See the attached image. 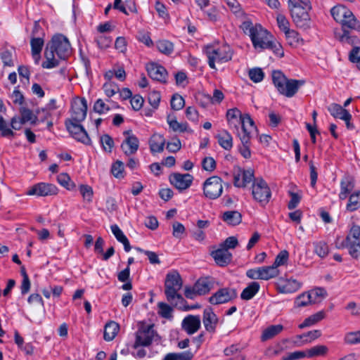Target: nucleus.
I'll list each match as a JSON object with an SVG mask.
<instances>
[{
	"label": "nucleus",
	"instance_id": "obj_42",
	"mask_svg": "<svg viewBox=\"0 0 360 360\" xmlns=\"http://www.w3.org/2000/svg\"><path fill=\"white\" fill-rule=\"evenodd\" d=\"M262 280H269L275 278L279 274V270L273 264L271 266H265L261 267Z\"/></svg>",
	"mask_w": 360,
	"mask_h": 360
},
{
	"label": "nucleus",
	"instance_id": "obj_6",
	"mask_svg": "<svg viewBox=\"0 0 360 360\" xmlns=\"http://www.w3.org/2000/svg\"><path fill=\"white\" fill-rule=\"evenodd\" d=\"M205 53L208 58L209 66L212 69H216L215 63H224L231 60L233 52L229 46L224 45L219 48L207 46Z\"/></svg>",
	"mask_w": 360,
	"mask_h": 360
},
{
	"label": "nucleus",
	"instance_id": "obj_22",
	"mask_svg": "<svg viewBox=\"0 0 360 360\" xmlns=\"http://www.w3.org/2000/svg\"><path fill=\"white\" fill-rule=\"evenodd\" d=\"M202 323L207 332L210 333L215 332L218 318L211 307H207L204 309Z\"/></svg>",
	"mask_w": 360,
	"mask_h": 360
},
{
	"label": "nucleus",
	"instance_id": "obj_59",
	"mask_svg": "<svg viewBox=\"0 0 360 360\" xmlns=\"http://www.w3.org/2000/svg\"><path fill=\"white\" fill-rule=\"evenodd\" d=\"M266 49L271 50L276 56L280 58H282L284 56V51L281 44L276 41H273L272 39L267 45Z\"/></svg>",
	"mask_w": 360,
	"mask_h": 360
},
{
	"label": "nucleus",
	"instance_id": "obj_11",
	"mask_svg": "<svg viewBox=\"0 0 360 360\" xmlns=\"http://www.w3.org/2000/svg\"><path fill=\"white\" fill-rule=\"evenodd\" d=\"M87 108V102L84 98H75L72 103L71 117L68 120H72L76 122H82L86 117Z\"/></svg>",
	"mask_w": 360,
	"mask_h": 360
},
{
	"label": "nucleus",
	"instance_id": "obj_39",
	"mask_svg": "<svg viewBox=\"0 0 360 360\" xmlns=\"http://www.w3.org/2000/svg\"><path fill=\"white\" fill-rule=\"evenodd\" d=\"M44 44V38H31L30 45L31 51L33 58L38 56V59H40V53Z\"/></svg>",
	"mask_w": 360,
	"mask_h": 360
},
{
	"label": "nucleus",
	"instance_id": "obj_51",
	"mask_svg": "<svg viewBox=\"0 0 360 360\" xmlns=\"http://www.w3.org/2000/svg\"><path fill=\"white\" fill-rule=\"evenodd\" d=\"M311 297H310L309 292H304L300 295L295 301V304L297 307H307L309 304H312V301L311 300Z\"/></svg>",
	"mask_w": 360,
	"mask_h": 360
},
{
	"label": "nucleus",
	"instance_id": "obj_20",
	"mask_svg": "<svg viewBox=\"0 0 360 360\" xmlns=\"http://www.w3.org/2000/svg\"><path fill=\"white\" fill-rule=\"evenodd\" d=\"M238 124L237 134L240 133L241 135H246L251 137V134L256 130L255 122L249 114L243 115Z\"/></svg>",
	"mask_w": 360,
	"mask_h": 360
},
{
	"label": "nucleus",
	"instance_id": "obj_64",
	"mask_svg": "<svg viewBox=\"0 0 360 360\" xmlns=\"http://www.w3.org/2000/svg\"><path fill=\"white\" fill-rule=\"evenodd\" d=\"M202 168L209 172H212L216 168V162L212 157H206L202 161Z\"/></svg>",
	"mask_w": 360,
	"mask_h": 360
},
{
	"label": "nucleus",
	"instance_id": "obj_60",
	"mask_svg": "<svg viewBox=\"0 0 360 360\" xmlns=\"http://www.w3.org/2000/svg\"><path fill=\"white\" fill-rule=\"evenodd\" d=\"M57 181L61 186H64L68 190H71L74 186V184L72 183L70 176L65 173H61L58 175Z\"/></svg>",
	"mask_w": 360,
	"mask_h": 360
},
{
	"label": "nucleus",
	"instance_id": "obj_35",
	"mask_svg": "<svg viewBox=\"0 0 360 360\" xmlns=\"http://www.w3.org/2000/svg\"><path fill=\"white\" fill-rule=\"evenodd\" d=\"M330 13L334 20L340 23L346 15L350 13V11L345 6L338 5L333 7Z\"/></svg>",
	"mask_w": 360,
	"mask_h": 360
},
{
	"label": "nucleus",
	"instance_id": "obj_1",
	"mask_svg": "<svg viewBox=\"0 0 360 360\" xmlns=\"http://www.w3.org/2000/svg\"><path fill=\"white\" fill-rule=\"evenodd\" d=\"M55 53L59 59L65 60L71 53L70 44L64 35L56 34L47 44L44 51L46 61L41 64L43 68L51 69L59 65V60L55 58Z\"/></svg>",
	"mask_w": 360,
	"mask_h": 360
},
{
	"label": "nucleus",
	"instance_id": "obj_44",
	"mask_svg": "<svg viewBox=\"0 0 360 360\" xmlns=\"http://www.w3.org/2000/svg\"><path fill=\"white\" fill-rule=\"evenodd\" d=\"M157 49L165 55L171 54L174 51V44L166 39L159 40L156 43Z\"/></svg>",
	"mask_w": 360,
	"mask_h": 360
},
{
	"label": "nucleus",
	"instance_id": "obj_2",
	"mask_svg": "<svg viewBox=\"0 0 360 360\" xmlns=\"http://www.w3.org/2000/svg\"><path fill=\"white\" fill-rule=\"evenodd\" d=\"M272 80L278 91L288 98L292 97L299 88L304 84V80L288 79L279 70L273 71Z\"/></svg>",
	"mask_w": 360,
	"mask_h": 360
},
{
	"label": "nucleus",
	"instance_id": "obj_27",
	"mask_svg": "<svg viewBox=\"0 0 360 360\" xmlns=\"http://www.w3.org/2000/svg\"><path fill=\"white\" fill-rule=\"evenodd\" d=\"M212 279L209 277L200 278L194 284L195 289L199 295L208 293L212 288Z\"/></svg>",
	"mask_w": 360,
	"mask_h": 360
},
{
	"label": "nucleus",
	"instance_id": "obj_29",
	"mask_svg": "<svg viewBox=\"0 0 360 360\" xmlns=\"http://www.w3.org/2000/svg\"><path fill=\"white\" fill-rule=\"evenodd\" d=\"M120 330L118 323L115 321H110L105 326L103 338L105 341L112 340Z\"/></svg>",
	"mask_w": 360,
	"mask_h": 360
},
{
	"label": "nucleus",
	"instance_id": "obj_37",
	"mask_svg": "<svg viewBox=\"0 0 360 360\" xmlns=\"http://www.w3.org/2000/svg\"><path fill=\"white\" fill-rule=\"evenodd\" d=\"M167 121L169 128H171L175 132L188 131V125L187 122L180 123L177 122L174 117H172L170 115L167 116Z\"/></svg>",
	"mask_w": 360,
	"mask_h": 360
},
{
	"label": "nucleus",
	"instance_id": "obj_9",
	"mask_svg": "<svg viewBox=\"0 0 360 360\" xmlns=\"http://www.w3.org/2000/svg\"><path fill=\"white\" fill-rule=\"evenodd\" d=\"M222 191V179L217 176L208 178L203 184V193L207 198L217 199L221 196Z\"/></svg>",
	"mask_w": 360,
	"mask_h": 360
},
{
	"label": "nucleus",
	"instance_id": "obj_32",
	"mask_svg": "<svg viewBox=\"0 0 360 360\" xmlns=\"http://www.w3.org/2000/svg\"><path fill=\"white\" fill-rule=\"evenodd\" d=\"M302 283L292 278L287 279L280 286L281 291L283 293H292L301 288Z\"/></svg>",
	"mask_w": 360,
	"mask_h": 360
},
{
	"label": "nucleus",
	"instance_id": "obj_47",
	"mask_svg": "<svg viewBox=\"0 0 360 360\" xmlns=\"http://www.w3.org/2000/svg\"><path fill=\"white\" fill-rule=\"evenodd\" d=\"M313 304L319 302L322 299L326 297L327 292L325 289L322 288H316L308 292Z\"/></svg>",
	"mask_w": 360,
	"mask_h": 360
},
{
	"label": "nucleus",
	"instance_id": "obj_21",
	"mask_svg": "<svg viewBox=\"0 0 360 360\" xmlns=\"http://www.w3.org/2000/svg\"><path fill=\"white\" fill-rule=\"evenodd\" d=\"M210 255L219 266H226L232 260V254L221 246L217 250L212 251Z\"/></svg>",
	"mask_w": 360,
	"mask_h": 360
},
{
	"label": "nucleus",
	"instance_id": "obj_43",
	"mask_svg": "<svg viewBox=\"0 0 360 360\" xmlns=\"http://www.w3.org/2000/svg\"><path fill=\"white\" fill-rule=\"evenodd\" d=\"M193 355L190 351L179 353H169L163 360H191Z\"/></svg>",
	"mask_w": 360,
	"mask_h": 360
},
{
	"label": "nucleus",
	"instance_id": "obj_19",
	"mask_svg": "<svg viewBox=\"0 0 360 360\" xmlns=\"http://www.w3.org/2000/svg\"><path fill=\"white\" fill-rule=\"evenodd\" d=\"M340 185V192L338 196L340 200H345L354 190L355 187L354 178L352 176L346 174L341 179Z\"/></svg>",
	"mask_w": 360,
	"mask_h": 360
},
{
	"label": "nucleus",
	"instance_id": "obj_57",
	"mask_svg": "<svg viewBox=\"0 0 360 360\" xmlns=\"http://www.w3.org/2000/svg\"><path fill=\"white\" fill-rule=\"evenodd\" d=\"M0 132L2 137L11 138L14 136L15 133L8 127V124L2 116H0Z\"/></svg>",
	"mask_w": 360,
	"mask_h": 360
},
{
	"label": "nucleus",
	"instance_id": "obj_26",
	"mask_svg": "<svg viewBox=\"0 0 360 360\" xmlns=\"http://www.w3.org/2000/svg\"><path fill=\"white\" fill-rule=\"evenodd\" d=\"M328 111L333 117L340 120L352 119L351 114L342 106L337 103H332L328 108Z\"/></svg>",
	"mask_w": 360,
	"mask_h": 360
},
{
	"label": "nucleus",
	"instance_id": "obj_16",
	"mask_svg": "<svg viewBox=\"0 0 360 360\" xmlns=\"http://www.w3.org/2000/svg\"><path fill=\"white\" fill-rule=\"evenodd\" d=\"M193 177L190 174H181L174 173L169 176L170 183L179 190H185L189 188L193 182Z\"/></svg>",
	"mask_w": 360,
	"mask_h": 360
},
{
	"label": "nucleus",
	"instance_id": "obj_14",
	"mask_svg": "<svg viewBox=\"0 0 360 360\" xmlns=\"http://www.w3.org/2000/svg\"><path fill=\"white\" fill-rule=\"evenodd\" d=\"M237 297L236 290L233 288H224L218 290L209 298L212 304H219L228 302Z\"/></svg>",
	"mask_w": 360,
	"mask_h": 360
},
{
	"label": "nucleus",
	"instance_id": "obj_63",
	"mask_svg": "<svg viewBox=\"0 0 360 360\" xmlns=\"http://www.w3.org/2000/svg\"><path fill=\"white\" fill-rule=\"evenodd\" d=\"M148 99L150 105L154 109H157L161 99L160 94L158 91H152L149 94Z\"/></svg>",
	"mask_w": 360,
	"mask_h": 360
},
{
	"label": "nucleus",
	"instance_id": "obj_31",
	"mask_svg": "<svg viewBox=\"0 0 360 360\" xmlns=\"http://www.w3.org/2000/svg\"><path fill=\"white\" fill-rule=\"evenodd\" d=\"M283 330V326L281 324L271 325L265 328L262 334V341H266L270 340L279 334Z\"/></svg>",
	"mask_w": 360,
	"mask_h": 360
},
{
	"label": "nucleus",
	"instance_id": "obj_53",
	"mask_svg": "<svg viewBox=\"0 0 360 360\" xmlns=\"http://www.w3.org/2000/svg\"><path fill=\"white\" fill-rule=\"evenodd\" d=\"M100 142L102 145L103 150L107 153H111L114 147V141L112 138L108 134H104L101 136Z\"/></svg>",
	"mask_w": 360,
	"mask_h": 360
},
{
	"label": "nucleus",
	"instance_id": "obj_46",
	"mask_svg": "<svg viewBox=\"0 0 360 360\" xmlns=\"http://www.w3.org/2000/svg\"><path fill=\"white\" fill-rule=\"evenodd\" d=\"M167 300L174 307L183 306L186 304V301L183 296L179 293V291L174 292L166 296Z\"/></svg>",
	"mask_w": 360,
	"mask_h": 360
},
{
	"label": "nucleus",
	"instance_id": "obj_17",
	"mask_svg": "<svg viewBox=\"0 0 360 360\" xmlns=\"http://www.w3.org/2000/svg\"><path fill=\"white\" fill-rule=\"evenodd\" d=\"M255 179L254 171L251 169L242 170L238 168V172L233 174V184L238 188L245 187Z\"/></svg>",
	"mask_w": 360,
	"mask_h": 360
},
{
	"label": "nucleus",
	"instance_id": "obj_36",
	"mask_svg": "<svg viewBox=\"0 0 360 360\" xmlns=\"http://www.w3.org/2000/svg\"><path fill=\"white\" fill-rule=\"evenodd\" d=\"M325 317V312L323 311H320L314 314L311 315L304 319V321L299 325V328L300 329H303L306 327L311 326L316 323L319 322Z\"/></svg>",
	"mask_w": 360,
	"mask_h": 360
},
{
	"label": "nucleus",
	"instance_id": "obj_8",
	"mask_svg": "<svg viewBox=\"0 0 360 360\" xmlns=\"http://www.w3.org/2000/svg\"><path fill=\"white\" fill-rule=\"evenodd\" d=\"M252 194L253 198L263 206L269 202L271 196L270 188L262 178L255 179L253 181Z\"/></svg>",
	"mask_w": 360,
	"mask_h": 360
},
{
	"label": "nucleus",
	"instance_id": "obj_50",
	"mask_svg": "<svg viewBox=\"0 0 360 360\" xmlns=\"http://www.w3.org/2000/svg\"><path fill=\"white\" fill-rule=\"evenodd\" d=\"M344 342L345 344L350 345L360 344V330L346 333Z\"/></svg>",
	"mask_w": 360,
	"mask_h": 360
},
{
	"label": "nucleus",
	"instance_id": "obj_13",
	"mask_svg": "<svg viewBox=\"0 0 360 360\" xmlns=\"http://www.w3.org/2000/svg\"><path fill=\"white\" fill-rule=\"evenodd\" d=\"M58 193L57 187L51 184L38 183L31 186L27 191V195L48 196L56 195Z\"/></svg>",
	"mask_w": 360,
	"mask_h": 360
},
{
	"label": "nucleus",
	"instance_id": "obj_28",
	"mask_svg": "<svg viewBox=\"0 0 360 360\" xmlns=\"http://www.w3.org/2000/svg\"><path fill=\"white\" fill-rule=\"evenodd\" d=\"M222 219L231 226L238 225L242 221L241 214L235 210L226 211L222 215Z\"/></svg>",
	"mask_w": 360,
	"mask_h": 360
},
{
	"label": "nucleus",
	"instance_id": "obj_41",
	"mask_svg": "<svg viewBox=\"0 0 360 360\" xmlns=\"http://www.w3.org/2000/svg\"><path fill=\"white\" fill-rule=\"evenodd\" d=\"M238 137L242 143L243 146L240 148V152L245 158H250L251 153L250 150V141L251 137L247 136L246 135H241L238 133Z\"/></svg>",
	"mask_w": 360,
	"mask_h": 360
},
{
	"label": "nucleus",
	"instance_id": "obj_15",
	"mask_svg": "<svg viewBox=\"0 0 360 360\" xmlns=\"http://www.w3.org/2000/svg\"><path fill=\"white\" fill-rule=\"evenodd\" d=\"M125 139L121 144V148L126 155H131L136 153L139 147V139L132 134L131 130L124 131Z\"/></svg>",
	"mask_w": 360,
	"mask_h": 360
},
{
	"label": "nucleus",
	"instance_id": "obj_34",
	"mask_svg": "<svg viewBox=\"0 0 360 360\" xmlns=\"http://www.w3.org/2000/svg\"><path fill=\"white\" fill-rule=\"evenodd\" d=\"M219 144L225 150H229L233 146V139L231 135L226 131L224 130L217 135Z\"/></svg>",
	"mask_w": 360,
	"mask_h": 360
},
{
	"label": "nucleus",
	"instance_id": "obj_24",
	"mask_svg": "<svg viewBox=\"0 0 360 360\" xmlns=\"http://www.w3.org/2000/svg\"><path fill=\"white\" fill-rule=\"evenodd\" d=\"M342 32L345 31L356 30L360 32V22L356 20L352 12L348 13L340 22Z\"/></svg>",
	"mask_w": 360,
	"mask_h": 360
},
{
	"label": "nucleus",
	"instance_id": "obj_7",
	"mask_svg": "<svg viewBox=\"0 0 360 360\" xmlns=\"http://www.w3.org/2000/svg\"><path fill=\"white\" fill-rule=\"evenodd\" d=\"M359 230L357 227H352L345 239L340 243H337L338 248H347L349 254L354 259L359 257L360 238H359Z\"/></svg>",
	"mask_w": 360,
	"mask_h": 360
},
{
	"label": "nucleus",
	"instance_id": "obj_38",
	"mask_svg": "<svg viewBox=\"0 0 360 360\" xmlns=\"http://www.w3.org/2000/svg\"><path fill=\"white\" fill-rule=\"evenodd\" d=\"M360 207V191L349 195L346 209L349 212H354Z\"/></svg>",
	"mask_w": 360,
	"mask_h": 360
},
{
	"label": "nucleus",
	"instance_id": "obj_62",
	"mask_svg": "<svg viewBox=\"0 0 360 360\" xmlns=\"http://www.w3.org/2000/svg\"><path fill=\"white\" fill-rule=\"evenodd\" d=\"M321 335V332L319 330H314L309 331L306 333H303L302 335H298L296 336V338L298 340H302L303 338H309V340L306 339L305 342H311V340H316L319 338Z\"/></svg>",
	"mask_w": 360,
	"mask_h": 360
},
{
	"label": "nucleus",
	"instance_id": "obj_30",
	"mask_svg": "<svg viewBox=\"0 0 360 360\" xmlns=\"http://www.w3.org/2000/svg\"><path fill=\"white\" fill-rule=\"evenodd\" d=\"M242 116L243 114L236 108L228 110L226 112V118L229 126L238 130V124L239 123L238 122H240V119Z\"/></svg>",
	"mask_w": 360,
	"mask_h": 360
},
{
	"label": "nucleus",
	"instance_id": "obj_5",
	"mask_svg": "<svg viewBox=\"0 0 360 360\" xmlns=\"http://www.w3.org/2000/svg\"><path fill=\"white\" fill-rule=\"evenodd\" d=\"M288 8L290 11L292 21L295 25L301 29L309 27L310 16L309 11L311 9V4H296L291 0H288Z\"/></svg>",
	"mask_w": 360,
	"mask_h": 360
},
{
	"label": "nucleus",
	"instance_id": "obj_40",
	"mask_svg": "<svg viewBox=\"0 0 360 360\" xmlns=\"http://www.w3.org/2000/svg\"><path fill=\"white\" fill-rule=\"evenodd\" d=\"M20 120L25 124L30 122L32 124H36L38 121L37 115H34L32 111L27 108H21L20 110Z\"/></svg>",
	"mask_w": 360,
	"mask_h": 360
},
{
	"label": "nucleus",
	"instance_id": "obj_4",
	"mask_svg": "<svg viewBox=\"0 0 360 360\" xmlns=\"http://www.w3.org/2000/svg\"><path fill=\"white\" fill-rule=\"evenodd\" d=\"M160 340V337L154 330L153 324L141 323L135 333V341L132 345L133 349L141 347H148L153 342Z\"/></svg>",
	"mask_w": 360,
	"mask_h": 360
},
{
	"label": "nucleus",
	"instance_id": "obj_48",
	"mask_svg": "<svg viewBox=\"0 0 360 360\" xmlns=\"http://www.w3.org/2000/svg\"><path fill=\"white\" fill-rule=\"evenodd\" d=\"M339 38L340 41L351 45H356L360 43L359 39L356 36L352 35L351 31H345Z\"/></svg>",
	"mask_w": 360,
	"mask_h": 360
},
{
	"label": "nucleus",
	"instance_id": "obj_56",
	"mask_svg": "<svg viewBox=\"0 0 360 360\" xmlns=\"http://www.w3.org/2000/svg\"><path fill=\"white\" fill-rule=\"evenodd\" d=\"M171 108L174 110H179L184 107L185 101L184 98L178 94H175L171 98Z\"/></svg>",
	"mask_w": 360,
	"mask_h": 360
},
{
	"label": "nucleus",
	"instance_id": "obj_52",
	"mask_svg": "<svg viewBox=\"0 0 360 360\" xmlns=\"http://www.w3.org/2000/svg\"><path fill=\"white\" fill-rule=\"evenodd\" d=\"M158 314L165 319H170L172 317V307H170L169 304L165 303V302H159L158 304Z\"/></svg>",
	"mask_w": 360,
	"mask_h": 360
},
{
	"label": "nucleus",
	"instance_id": "obj_58",
	"mask_svg": "<svg viewBox=\"0 0 360 360\" xmlns=\"http://www.w3.org/2000/svg\"><path fill=\"white\" fill-rule=\"evenodd\" d=\"M79 191L84 200L87 201L88 202H91L92 201L94 192L91 186L82 184L79 186Z\"/></svg>",
	"mask_w": 360,
	"mask_h": 360
},
{
	"label": "nucleus",
	"instance_id": "obj_33",
	"mask_svg": "<svg viewBox=\"0 0 360 360\" xmlns=\"http://www.w3.org/2000/svg\"><path fill=\"white\" fill-rule=\"evenodd\" d=\"M260 285L257 282L250 283L240 294V297L244 300H249L252 299L259 291Z\"/></svg>",
	"mask_w": 360,
	"mask_h": 360
},
{
	"label": "nucleus",
	"instance_id": "obj_23",
	"mask_svg": "<svg viewBox=\"0 0 360 360\" xmlns=\"http://www.w3.org/2000/svg\"><path fill=\"white\" fill-rule=\"evenodd\" d=\"M201 326L199 316L188 315L186 316L181 323L182 328L189 335L196 333Z\"/></svg>",
	"mask_w": 360,
	"mask_h": 360
},
{
	"label": "nucleus",
	"instance_id": "obj_54",
	"mask_svg": "<svg viewBox=\"0 0 360 360\" xmlns=\"http://www.w3.org/2000/svg\"><path fill=\"white\" fill-rule=\"evenodd\" d=\"M288 44L291 46L297 45L302 39L300 38V34L294 30H289L284 32Z\"/></svg>",
	"mask_w": 360,
	"mask_h": 360
},
{
	"label": "nucleus",
	"instance_id": "obj_18",
	"mask_svg": "<svg viewBox=\"0 0 360 360\" xmlns=\"http://www.w3.org/2000/svg\"><path fill=\"white\" fill-rule=\"evenodd\" d=\"M146 70L152 79L162 83L166 82L167 72L163 66L151 63L146 65Z\"/></svg>",
	"mask_w": 360,
	"mask_h": 360
},
{
	"label": "nucleus",
	"instance_id": "obj_49",
	"mask_svg": "<svg viewBox=\"0 0 360 360\" xmlns=\"http://www.w3.org/2000/svg\"><path fill=\"white\" fill-rule=\"evenodd\" d=\"M314 252L320 257H325L329 252L328 246L324 241H319L314 243Z\"/></svg>",
	"mask_w": 360,
	"mask_h": 360
},
{
	"label": "nucleus",
	"instance_id": "obj_12",
	"mask_svg": "<svg viewBox=\"0 0 360 360\" xmlns=\"http://www.w3.org/2000/svg\"><path fill=\"white\" fill-rule=\"evenodd\" d=\"M183 286V281L178 271H173L166 275L165 281V296L179 291Z\"/></svg>",
	"mask_w": 360,
	"mask_h": 360
},
{
	"label": "nucleus",
	"instance_id": "obj_61",
	"mask_svg": "<svg viewBox=\"0 0 360 360\" xmlns=\"http://www.w3.org/2000/svg\"><path fill=\"white\" fill-rule=\"evenodd\" d=\"M289 257V253L287 250H284L281 251L278 255L276 257L275 261L273 264V265L278 269V266L284 265Z\"/></svg>",
	"mask_w": 360,
	"mask_h": 360
},
{
	"label": "nucleus",
	"instance_id": "obj_55",
	"mask_svg": "<svg viewBox=\"0 0 360 360\" xmlns=\"http://www.w3.org/2000/svg\"><path fill=\"white\" fill-rule=\"evenodd\" d=\"M248 75H249L250 79L252 82H254L255 83H258L263 80L264 77V73L261 68H255L250 69L249 70Z\"/></svg>",
	"mask_w": 360,
	"mask_h": 360
},
{
	"label": "nucleus",
	"instance_id": "obj_25",
	"mask_svg": "<svg viewBox=\"0 0 360 360\" xmlns=\"http://www.w3.org/2000/svg\"><path fill=\"white\" fill-rule=\"evenodd\" d=\"M165 144V138L159 134H154L149 140L150 150L152 153L162 152Z\"/></svg>",
	"mask_w": 360,
	"mask_h": 360
},
{
	"label": "nucleus",
	"instance_id": "obj_10",
	"mask_svg": "<svg viewBox=\"0 0 360 360\" xmlns=\"http://www.w3.org/2000/svg\"><path fill=\"white\" fill-rule=\"evenodd\" d=\"M79 123L72 120H66L65 122L67 130L75 139L84 144L90 145L91 139L85 129Z\"/></svg>",
	"mask_w": 360,
	"mask_h": 360
},
{
	"label": "nucleus",
	"instance_id": "obj_3",
	"mask_svg": "<svg viewBox=\"0 0 360 360\" xmlns=\"http://www.w3.org/2000/svg\"><path fill=\"white\" fill-rule=\"evenodd\" d=\"M243 30L250 37L252 44L256 49H259L261 51L266 49L272 39L270 33L260 25H253L250 22H245Z\"/></svg>",
	"mask_w": 360,
	"mask_h": 360
},
{
	"label": "nucleus",
	"instance_id": "obj_45",
	"mask_svg": "<svg viewBox=\"0 0 360 360\" xmlns=\"http://www.w3.org/2000/svg\"><path fill=\"white\" fill-rule=\"evenodd\" d=\"M307 352V357L312 358L319 356H325L328 352V348L326 345H316L309 349Z\"/></svg>",
	"mask_w": 360,
	"mask_h": 360
}]
</instances>
